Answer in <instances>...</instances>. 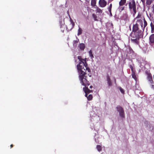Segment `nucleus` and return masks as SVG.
Here are the masks:
<instances>
[{
    "label": "nucleus",
    "mask_w": 154,
    "mask_h": 154,
    "mask_svg": "<svg viewBox=\"0 0 154 154\" xmlns=\"http://www.w3.org/2000/svg\"><path fill=\"white\" fill-rule=\"evenodd\" d=\"M61 23L62 24H61L60 28L61 29V30L63 32L64 30L66 28V26L64 24L63 22H62Z\"/></svg>",
    "instance_id": "11"
},
{
    "label": "nucleus",
    "mask_w": 154,
    "mask_h": 154,
    "mask_svg": "<svg viewBox=\"0 0 154 154\" xmlns=\"http://www.w3.org/2000/svg\"><path fill=\"white\" fill-rule=\"evenodd\" d=\"M150 25H151V27L152 29L153 30V29H154V26H152V23H151Z\"/></svg>",
    "instance_id": "35"
},
{
    "label": "nucleus",
    "mask_w": 154,
    "mask_h": 154,
    "mask_svg": "<svg viewBox=\"0 0 154 154\" xmlns=\"http://www.w3.org/2000/svg\"><path fill=\"white\" fill-rule=\"evenodd\" d=\"M129 50H130V53H132L133 52L132 50L131 49L130 47H129Z\"/></svg>",
    "instance_id": "34"
},
{
    "label": "nucleus",
    "mask_w": 154,
    "mask_h": 154,
    "mask_svg": "<svg viewBox=\"0 0 154 154\" xmlns=\"http://www.w3.org/2000/svg\"><path fill=\"white\" fill-rule=\"evenodd\" d=\"M99 4L100 7L103 8L106 5V2L105 0H100Z\"/></svg>",
    "instance_id": "8"
},
{
    "label": "nucleus",
    "mask_w": 154,
    "mask_h": 154,
    "mask_svg": "<svg viewBox=\"0 0 154 154\" xmlns=\"http://www.w3.org/2000/svg\"><path fill=\"white\" fill-rule=\"evenodd\" d=\"M83 90L85 94V96L87 97L88 100H91L92 98V95L91 94H89L88 97L87 95L88 94L90 93L91 91L88 88L86 87L84 88Z\"/></svg>",
    "instance_id": "4"
},
{
    "label": "nucleus",
    "mask_w": 154,
    "mask_h": 154,
    "mask_svg": "<svg viewBox=\"0 0 154 154\" xmlns=\"http://www.w3.org/2000/svg\"><path fill=\"white\" fill-rule=\"evenodd\" d=\"M13 145H12V144L10 146L12 148L13 147Z\"/></svg>",
    "instance_id": "36"
},
{
    "label": "nucleus",
    "mask_w": 154,
    "mask_h": 154,
    "mask_svg": "<svg viewBox=\"0 0 154 154\" xmlns=\"http://www.w3.org/2000/svg\"><path fill=\"white\" fill-rule=\"evenodd\" d=\"M144 18H143L141 17V16L138 14L137 16L134 19V21H136V24L138 25L139 24L142 27H143V20L144 19Z\"/></svg>",
    "instance_id": "3"
},
{
    "label": "nucleus",
    "mask_w": 154,
    "mask_h": 154,
    "mask_svg": "<svg viewBox=\"0 0 154 154\" xmlns=\"http://www.w3.org/2000/svg\"><path fill=\"white\" fill-rule=\"evenodd\" d=\"M149 17L150 19H152L154 18V13L152 12L149 13Z\"/></svg>",
    "instance_id": "19"
},
{
    "label": "nucleus",
    "mask_w": 154,
    "mask_h": 154,
    "mask_svg": "<svg viewBox=\"0 0 154 154\" xmlns=\"http://www.w3.org/2000/svg\"><path fill=\"white\" fill-rule=\"evenodd\" d=\"M126 2V0H121L119 3L120 6L123 5Z\"/></svg>",
    "instance_id": "20"
},
{
    "label": "nucleus",
    "mask_w": 154,
    "mask_h": 154,
    "mask_svg": "<svg viewBox=\"0 0 154 154\" xmlns=\"http://www.w3.org/2000/svg\"><path fill=\"white\" fill-rule=\"evenodd\" d=\"M124 7H121L119 8L120 10L121 11H123L124 10Z\"/></svg>",
    "instance_id": "31"
},
{
    "label": "nucleus",
    "mask_w": 154,
    "mask_h": 154,
    "mask_svg": "<svg viewBox=\"0 0 154 154\" xmlns=\"http://www.w3.org/2000/svg\"><path fill=\"white\" fill-rule=\"evenodd\" d=\"M151 85H152V88H154V83L151 82Z\"/></svg>",
    "instance_id": "33"
},
{
    "label": "nucleus",
    "mask_w": 154,
    "mask_h": 154,
    "mask_svg": "<svg viewBox=\"0 0 154 154\" xmlns=\"http://www.w3.org/2000/svg\"><path fill=\"white\" fill-rule=\"evenodd\" d=\"M96 117H97V118H98V119H99V116H96Z\"/></svg>",
    "instance_id": "37"
},
{
    "label": "nucleus",
    "mask_w": 154,
    "mask_h": 154,
    "mask_svg": "<svg viewBox=\"0 0 154 154\" xmlns=\"http://www.w3.org/2000/svg\"><path fill=\"white\" fill-rule=\"evenodd\" d=\"M152 12L154 13V5H153L151 8Z\"/></svg>",
    "instance_id": "30"
},
{
    "label": "nucleus",
    "mask_w": 154,
    "mask_h": 154,
    "mask_svg": "<svg viewBox=\"0 0 154 154\" xmlns=\"http://www.w3.org/2000/svg\"><path fill=\"white\" fill-rule=\"evenodd\" d=\"M92 17L95 21H98L99 20V18L97 17V16L94 14H92Z\"/></svg>",
    "instance_id": "16"
},
{
    "label": "nucleus",
    "mask_w": 154,
    "mask_h": 154,
    "mask_svg": "<svg viewBox=\"0 0 154 154\" xmlns=\"http://www.w3.org/2000/svg\"><path fill=\"white\" fill-rule=\"evenodd\" d=\"M143 22H144L143 28H144L147 25V23L144 19L143 20Z\"/></svg>",
    "instance_id": "28"
},
{
    "label": "nucleus",
    "mask_w": 154,
    "mask_h": 154,
    "mask_svg": "<svg viewBox=\"0 0 154 154\" xmlns=\"http://www.w3.org/2000/svg\"><path fill=\"white\" fill-rule=\"evenodd\" d=\"M132 78L134 79V80L136 81L137 79V78L136 77V75L135 74L134 72H132Z\"/></svg>",
    "instance_id": "25"
},
{
    "label": "nucleus",
    "mask_w": 154,
    "mask_h": 154,
    "mask_svg": "<svg viewBox=\"0 0 154 154\" xmlns=\"http://www.w3.org/2000/svg\"><path fill=\"white\" fill-rule=\"evenodd\" d=\"M138 30V25L136 24L134 25L133 26V31L134 32V33H138L137 31Z\"/></svg>",
    "instance_id": "9"
},
{
    "label": "nucleus",
    "mask_w": 154,
    "mask_h": 154,
    "mask_svg": "<svg viewBox=\"0 0 154 154\" xmlns=\"http://www.w3.org/2000/svg\"><path fill=\"white\" fill-rule=\"evenodd\" d=\"M107 83L109 86H111L112 85V83L109 77V76H107Z\"/></svg>",
    "instance_id": "13"
},
{
    "label": "nucleus",
    "mask_w": 154,
    "mask_h": 154,
    "mask_svg": "<svg viewBox=\"0 0 154 154\" xmlns=\"http://www.w3.org/2000/svg\"><path fill=\"white\" fill-rule=\"evenodd\" d=\"M81 71L79 72L78 71L79 73V77L80 82L81 84L85 86L89 85V82L86 79V77L85 75L86 70L88 72H90L91 70L88 67V64L86 63H81Z\"/></svg>",
    "instance_id": "1"
},
{
    "label": "nucleus",
    "mask_w": 154,
    "mask_h": 154,
    "mask_svg": "<svg viewBox=\"0 0 154 154\" xmlns=\"http://www.w3.org/2000/svg\"><path fill=\"white\" fill-rule=\"evenodd\" d=\"M117 111L119 112L120 116L122 117H124V112L123 108L119 106L116 107Z\"/></svg>",
    "instance_id": "7"
},
{
    "label": "nucleus",
    "mask_w": 154,
    "mask_h": 154,
    "mask_svg": "<svg viewBox=\"0 0 154 154\" xmlns=\"http://www.w3.org/2000/svg\"><path fill=\"white\" fill-rule=\"evenodd\" d=\"M78 58L79 60V64L77 65V68L78 71H79V72H80L81 67L80 65H81V63H86V60L83 59H82L81 57L79 56L78 57Z\"/></svg>",
    "instance_id": "6"
},
{
    "label": "nucleus",
    "mask_w": 154,
    "mask_h": 154,
    "mask_svg": "<svg viewBox=\"0 0 154 154\" xmlns=\"http://www.w3.org/2000/svg\"><path fill=\"white\" fill-rule=\"evenodd\" d=\"M147 74L148 80L150 82H151L152 81V78L151 75L149 73H148Z\"/></svg>",
    "instance_id": "14"
},
{
    "label": "nucleus",
    "mask_w": 154,
    "mask_h": 154,
    "mask_svg": "<svg viewBox=\"0 0 154 154\" xmlns=\"http://www.w3.org/2000/svg\"><path fill=\"white\" fill-rule=\"evenodd\" d=\"M152 2V0H146V4L148 5H150Z\"/></svg>",
    "instance_id": "22"
},
{
    "label": "nucleus",
    "mask_w": 154,
    "mask_h": 154,
    "mask_svg": "<svg viewBox=\"0 0 154 154\" xmlns=\"http://www.w3.org/2000/svg\"><path fill=\"white\" fill-rule=\"evenodd\" d=\"M89 56L92 59L94 57V56L92 53V51L91 50H90L89 51Z\"/></svg>",
    "instance_id": "24"
},
{
    "label": "nucleus",
    "mask_w": 154,
    "mask_h": 154,
    "mask_svg": "<svg viewBox=\"0 0 154 154\" xmlns=\"http://www.w3.org/2000/svg\"><path fill=\"white\" fill-rule=\"evenodd\" d=\"M82 33V29L80 28L79 27V29L78 30V35H79L80 34H81Z\"/></svg>",
    "instance_id": "21"
},
{
    "label": "nucleus",
    "mask_w": 154,
    "mask_h": 154,
    "mask_svg": "<svg viewBox=\"0 0 154 154\" xmlns=\"http://www.w3.org/2000/svg\"><path fill=\"white\" fill-rule=\"evenodd\" d=\"M79 47L81 50H83L85 46L84 44L81 43L79 45Z\"/></svg>",
    "instance_id": "15"
},
{
    "label": "nucleus",
    "mask_w": 154,
    "mask_h": 154,
    "mask_svg": "<svg viewBox=\"0 0 154 154\" xmlns=\"http://www.w3.org/2000/svg\"><path fill=\"white\" fill-rule=\"evenodd\" d=\"M79 42V39L77 38V39L74 40L73 42V45L74 47H76Z\"/></svg>",
    "instance_id": "17"
},
{
    "label": "nucleus",
    "mask_w": 154,
    "mask_h": 154,
    "mask_svg": "<svg viewBox=\"0 0 154 154\" xmlns=\"http://www.w3.org/2000/svg\"><path fill=\"white\" fill-rule=\"evenodd\" d=\"M129 8L130 10L133 11L134 14H135L136 13L135 3L134 1H132L129 3Z\"/></svg>",
    "instance_id": "5"
},
{
    "label": "nucleus",
    "mask_w": 154,
    "mask_h": 154,
    "mask_svg": "<svg viewBox=\"0 0 154 154\" xmlns=\"http://www.w3.org/2000/svg\"><path fill=\"white\" fill-rule=\"evenodd\" d=\"M94 8L96 9V12L97 13H98L100 14L102 13V11L98 7L96 6L94 7Z\"/></svg>",
    "instance_id": "10"
},
{
    "label": "nucleus",
    "mask_w": 154,
    "mask_h": 154,
    "mask_svg": "<svg viewBox=\"0 0 154 154\" xmlns=\"http://www.w3.org/2000/svg\"><path fill=\"white\" fill-rule=\"evenodd\" d=\"M119 90L122 93V94L124 93V90L123 89H122L121 88H119Z\"/></svg>",
    "instance_id": "29"
},
{
    "label": "nucleus",
    "mask_w": 154,
    "mask_h": 154,
    "mask_svg": "<svg viewBox=\"0 0 154 154\" xmlns=\"http://www.w3.org/2000/svg\"><path fill=\"white\" fill-rule=\"evenodd\" d=\"M140 37V35L136 32L132 34L131 39L132 42L137 44L138 43V40Z\"/></svg>",
    "instance_id": "2"
},
{
    "label": "nucleus",
    "mask_w": 154,
    "mask_h": 154,
    "mask_svg": "<svg viewBox=\"0 0 154 154\" xmlns=\"http://www.w3.org/2000/svg\"><path fill=\"white\" fill-rule=\"evenodd\" d=\"M97 149L99 151H101L102 150L101 146L100 145H97Z\"/></svg>",
    "instance_id": "27"
},
{
    "label": "nucleus",
    "mask_w": 154,
    "mask_h": 154,
    "mask_svg": "<svg viewBox=\"0 0 154 154\" xmlns=\"http://www.w3.org/2000/svg\"><path fill=\"white\" fill-rule=\"evenodd\" d=\"M150 42L151 43H154V34H152L149 37Z\"/></svg>",
    "instance_id": "12"
},
{
    "label": "nucleus",
    "mask_w": 154,
    "mask_h": 154,
    "mask_svg": "<svg viewBox=\"0 0 154 154\" xmlns=\"http://www.w3.org/2000/svg\"><path fill=\"white\" fill-rule=\"evenodd\" d=\"M92 86H90V88H92Z\"/></svg>",
    "instance_id": "38"
},
{
    "label": "nucleus",
    "mask_w": 154,
    "mask_h": 154,
    "mask_svg": "<svg viewBox=\"0 0 154 154\" xmlns=\"http://www.w3.org/2000/svg\"><path fill=\"white\" fill-rule=\"evenodd\" d=\"M130 67L132 71V72H134V71H133V67H132V66H130Z\"/></svg>",
    "instance_id": "32"
},
{
    "label": "nucleus",
    "mask_w": 154,
    "mask_h": 154,
    "mask_svg": "<svg viewBox=\"0 0 154 154\" xmlns=\"http://www.w3.org/2000/svg\"><path fill=\"white\" fill-rule=\"evenodd\" d=\"M96 0H91V5L94 7H96Z\"/></svg>",
    "instance_id": "18"
},
{
    "label": "nucleus",
    "mask_w": 154,
    "mask_h": 154,
    "mask_svg": "<svg viewBox=\"0 0 154 154\" xmlns=\"http://www.w3.org/2000/svg\"><path fill=\"white\" fill-rule=\"evenodd\" d=\"M128 17V14L126 13H125L123 16V18L124 20H126L127 19Z\"/></svg>",
    "instance_id": "26"
},
{
    "label": "nucleus",
    "mask_w": 154,
    "mask_h": 154,
    "mask_svg": "<svg viewBox=\"0 0 154 154\" xmlns=\"http://www.w3.org/2000/svg\"><path fill=\"white\" fill-rule=\"evenodd\" d=\"M112 7V4H111L109 5V7L108 8V9L109 11L110 12V14L111 15H112V13L111 12V10Z\"/></svg>",
    "instance_id": "23"
}]
</instances>
